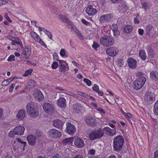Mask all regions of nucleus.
I'll use <instances>...</instances> for the list:
<instances>
[{
  "label": "nucleus",
  "mask_w": 158,
  "mask_h": 158,
  "mask_svg": "<svg viewBox=\"0 0 158 158\" xmlns=\"http://www.w3.org/2000/svg\"><path fill=\"white\" fill-rule=\"evenodd\" d=\"M86 13L90 16H93L97 12V10L93 7L92 5H89L86 9Z\"/></svg>",
  "instance_id": "nucleus-13"
},
{
  "label": "nucleus",
  "mask_w": 158,
  "mask_h": 158,
  "mask_svg": "<svg viewBox=\"0 0 158 158\" xmlns=\"http://www.w3.org/2000/svg\"><path fill=\"white\" fill-rule=\"evenodd\" d=\"M117 62L120 66L123 65V61L122 59H117Z\"/></svg>",
  "instance_id": "nucleus-52"
},
{
  "label": "nucleus",
  "mask_w": 158,
  "mask_h": 158,
  "mask_svg": "<svg viewBox=\"0 0 158 158\" xmlns=\"http://www.w3.org/2000/svg\"><path fill=\"white\" fill-rule=\"evenodd\" d=\"M58 66V64L56 62H54L52 65V68L53 69H56Z\"/></svg>",
  "instance_id": "nucleus-43"
},
{
  "label": "nucleus",
  "mask_w": 158,
  "mask_h": 158,
  "mask_svg": "<svg viewBox=\"0 0 158 158\" xmlns=\"http://www.w3.org/2000/svg\"><path fill=\"white\" fill-rule=\"evenodd\" d=\"M20 41V40L19 39L15 37L14 38H13V40L12 41L11 44L12 45H16V44L20 45L21 44H22Z\"/></svg>",
  "instance_id": "nucleus-29"
},
{
  "label": "nucleus",
  "mask_w": 158,
  "mask_h": 158,
  "mask_svg": "<svg viewBox=\"0 0 158 158\" xmlns=\"http://www.w3.org/2000/svg\"><path fill=\"white\" fill-rule=\"evenodd\" d=\"M49 136L54 138H56L60 137L61 133L59 130L55 129H52L48 131Z\"/></svg>",
  "instance_id": "nucleus-7"
},
{
  "label": "nucleus",
  "mask_w": 158,
  "mask_h": 158,
  "mask_svg": "<svg viewBox=\"0 0 158 158\" xmlns=\"http://www.w3.org/2000/svg\"><path fill=\"white\" fill-rule=\"evenodd\" d=\"M25 128L22 126H18L14 129V134L17 135H22L23 134Z\"/></svg>",
  "instance_id": "nucleus-14"
},
{
  "label": "nucleus",
  "mask_w": 158,
  "mask_h": 158,
  "mask_svg": "<svg viewBox=\"0 0 158 158\" xmlns=\"http://www.w3.org/2000/svg\"><path fill=\"white\" fill-rule=\"evenodd\" d=\"M73 108L77 113H78V111L81 110V106L80 104L76 103L73 105Z\"/></svg>",
  "instance_id": "nucleus-33"
},
{
  "label": "nucleus",
  "mask_w": 158,
  "mask_h": 158,
  "mask_svg": "<svg viewBox=\"0 0 158 158\" xmlns=\"http://www.w3.org/2000/svg\"><path fill=\"white\" fill-rule=\"evenodd\" d=\"M104 133L101 128L92 130L90 133L89 137L91 140H93L102 137L104 135Z\"/></svg>",
  "instance_id": "nucleus-5"
},
{
  "label": "nucleus",
  "mask_w": 158,
  "mask_h": 158,
  "mask_svg": "<svg viewBox=\"0 0 158 158\" xmlns=\"http://www.w3.org/2000/svg\"><path fill=\"white\" fill-rule=\"evenodd\" d=\"M139 56L141 59L144 60L146 59V55L144 50H140L139 52Z\"/></svg>",
  "instance_id": "nucleus-28"
},
{
  "label": "nucleus",
  "mask_w": 158,
  "mask_h": 158,
  "mask_svg": "<svg viewBox=\"0 0 158 158\" xmlns=\"http://www.w3.org/2000/svg\"><path fill=\"white\" fill-rule=\"evenodd\" d=\"M4 17L5 18V19L9 22H12V20H10V18H9V17L8 16V15L7 14V13H6L5 14V15H4Z\"/></svg>",
  "instance_id": "nucleus-55"
},
{
  "label": "nucleus",
  "mask_w": 158,
  "mask_h": 158,
  "mask_svg": "<svg viewBox=\"0 0 158 158\" xmlns=\"http://www.w3.org/2000/svg\"><path fill=\"white\" fill-rule=\"evenodd\" d=\"M65 53V50L64 49H62L60 52V55L62 56H64Z\"/></svg>",
  "instance_id": "nucleus-56"
},
{
  "label": "nucleus",
  "mask_w": 158,
  "mask_h": 158,
  "mask_svg": "<svg viewBox=\"0 0 158 158\" xmlns=\"http://www.w3.org/2000/svg\"><path fill=\"white\" fill-rule=\"evenodd\" d=\"M153 110L155 115H158V100L156 102L154 105Z\"/></svg>",
  "instance_id": "nucleus-30"
},
{
  "label": "nucleus",
  "mask_w": 158,
  "mask_h": 158,
  "mask_svg": "<svg viewBox=\"0 0 158 158\" xmlns=\"http://www.w3.org/2000/svg\"><path fill=\"white\" fill-rule=\"evenodd\" d=\"M34 40H35V41L37 42H38L41 45H42L45 48H46L47 47L46 45L43 41L40 38V37L38 35Z\"/></svg>",
  "instance_id": "nucleus-27"
},
{
  "label": "nucleus",
  "mask_w": 158,
  "mask_h": 158,
  "mask_svg": "<svg viewBox=\"0 0 158 158\" xmlns=\"http://www.w3.org/2000/svg\"><path fill=\"white\" fill-rule=\"evenodd\" d=\"M150 78L154 80H157L158 79V72L156 71H153L150 72Z\"/></svg>",
  "instance_id": "nucleus-24"
},
{
  "label": "nucleus",
  "mask_w": 158,
  "mask_h": 158,
  "mask_svg": "<svg viewBox=\"0 0 158 158\" xmlns=\"http://www.w3.org/2000/svg\"><path fill=\"white\" fill-rule=\"evenodd\" d=\"M77 35L78 36L79 38L81 40L83 39V37L81 33L79 32L78 34H77Z\"/></svg>",
  "instance_id": "nucleus-61"
},
{
  "label": "nucleus",
  "mask_w": 158,
  "mask_h": 158,
  "mask_svg": "<svg viewBox=\"0 0 158 158\" xmlns=\"http://www.w3.org/2000/svg\"><path fill=\"white\" fill-rule=\"evenodd\" d=\"M93 48L94 49L96 50H97V48L99 47V44L96 43V42H93V44L92 46Z\"/></svg>",
  "instance_id": "nucleus-41"
},
{
  "label": "nucleus",
  "mask_w": 158,
  "mask_h": 158,
  "mask_svg": "<svg viewBox=\"0 0 158 158\" xmlns=\"http://www.w3.org/2000/svg\"><path fill=\"white\" fill-rule=\"evenodd\" d=\"M143 73L141 72H138L137 76L138 79L135 81L133 83V88L136 90H138L141 89L145 84L146 81V78L143 77Z\"/></svg>",
  "instance_id": "nucleus-2"
},
{
  "label": "nucleus",
  "mask_w": 158,
  "mask_h": 158,
  "mask_svg": "<svg viewBox=\"0 0 158 158\" xmlns=\"http://www.w3.org/2000/svg\"><path fill=\"white\" fill-rule=\"evenodd\" d=\"M113 32H114V35L116 37H118L120 34V32L118 29L113 31Z\"/></svg>",
  "instance_id": "nucleus-46"
},
{
  "label": "nucleus",
  "mask_w": 158,
  "mask_h": 158,
  "mask_svg": "<svg viewBox=\"0 0 158 158\" xmlns=\"http://www.w3.org/2000/svg\"><path fill=\"white\" fill-rule=\"evenodd\" d=\"M66 67L64 65L59 66V71L60 72H65L66 70Z\"/></svg>",
  "instance_id": "nucleus-39"
},
{
  "label": "nucleus",
  "mask_w": 158,
  "mask_h": 158,
  "mask_svg": "<svg viewBox=\"0 0 158 158\" xmlns=\"http://www.w3.org/2000/svg\"><path fill=\"white\" fill-rule=\"evenodd\" d=\"M97 93L100 96H102L104 94V93L102 91L99 90H98Z\"/></svg>",
  "instance_id": "nucleus-63"
},
{
  "label": "nucleus",
  "mask_w": 158,
  "mask_h": 158,
  "mask_svg": "<svg viewBox=\"0 0 158 158\" xmlns=\"http://www.w3.org/2000/svg\"><path fill=\"white\" fill-rule=\"evenodd\" d=\"M133 27L130 25L126 26L124 28V32L127 33H130L133 30Z\"/></svg>",
  "instance_id": "nucleus-31"
},
{
  "label": "nucleus",
  "mask_w": 158,
  "mask_h": 158,
  "mask_svg": "<svg viewBox=\"0 0 158 158\" xmlns=\"http://www.w3.org/2000/svg\"><path fill=\"white\" fill-rule=\"evenodd\" d=\"M125 116L127 118H131L132 117V114L129 113H126Z\"/></svg>",
  "instance_id": "nucleus-60"
},
{
  "label": "nucleus",
  "mask_w": 158,
  "mask_h": 158,
  "mask_svg": "<svg viewBox=\"0 0 158 158\" xmlns=\"http://www.w3.org/2000/svg\"><path fill=\"white\" fill-rule=\"evenodd\" d=\"M45 34L47 35L48 37L50 40L52 39V35L51 33L48 31L45 32Z\"/></svg>",
  "instance_id": "nucleus-42"
},
{
  "label": "nucleus",
  "mask_w": 158,
  "mask_h": 158,
  "mask_svg": "<svg viewBox=\"0 0 158 158\" xmlns=\"http://www.w3.org/2000/svg\"><path fill=\"white\" fill-rule=\"evenodd\" d=\"M62 21L64 23H66L69 24L70 23V21L68 19L66 18L65 16H64L61 19Z\"/></svg>",
  "instance_id": "nucleus-40"
},
{
  "label": "nucleus",
  "mask_w": 158,
  "mask_h": 158,
  "mask_svg": "<svg viewBox=\"0 0 158 158\" xmlns=\"http://www.w3.org/2000/svg\"><path fill=\"white\" fill-rule=\"evenodd\" d=\"M112 17V15L111 14L103 15L100 17L99 21L101 23L106 22L110 20Z\"/></svg>",
  "instance_id": "nucleus-19"
},
{
  "label": "nucleus",
  "mask_w": 158,
  "mask_h": 158,
  "mask_svg": "<svg viewBox=\"0 0 158 158\" xmlns=\"http://www.w3.org/2000/svg\"><path fill=\"white\" fill-rule=\"evenodd\" d=\"M86 123L91 126H95L96 125L95 120L92 117H88L85 120Z\"/></svg>",
  "instance_id": "nucleus-21"
},
{
  "label": "nucleus",
  "mask_w": 158,
  "mask_h": 158,
  "mask_svg": "<svg viewBox=\"0 0 158 158\" xmlns=\"http://www.w3.org/2000/svg\"><path fill=\"white\" fill-rule=\"evenodd\" d=\"M152 25H148L146 27V32L147 35H149L151 31L152 28Z\"/></svg>",
  "instance_id": "nucleus-36"
},
{
  "label": "nucleus",
  "mask_w": 158,
  "mask_h": 158,
  "mask_svg": "<svg viewBox=\"0 0 158 158\" xmlns=\"http://www.w3.org/2000/svg\"><path fill=\"white\" fill-rule=\"evenodd\" d=\"M82 23L86 26H89L90 24V23L89 22L86 21L85 20L82 19L81 20Z\"/></svg>",
  "instance_id": "nucleus-54"
},
{
  "label": "nucleus",
  "mask_w": 158,
  "mask_h": 158,
  "mask_svg": "<svg viewBox=\"0 0 158 158\" xmlns=\"http://www.w3.org/2000/svg\"><path fill=\"white\" fill-rule=\"evenodd\" d=\"M111 28L113 31L118 29V25L116 24H113L111 26Z\"/></svg>",
  "instance_id": "nucleus-45"
},
{
  "label": "nucleus",
  "mask_w": 158,
  "mask_h": 158,
  "mask_svg": "<svg viewBox=\"0 0 158 158\" xmlns=\"http://www.w3.org/2000/svg\"><path fill=\"white\" fill-rule=\"evenodd\" d=\"M93 90L96 92L99 90V87L96 84H94V86L92 88Z\"/></svg>",
  "instance_id": "nucleus-49"
},
{
  "label": "nucleus",
  "mask_w": 158,
  "mask_h": 158,
  "mask_svg": "<svg viewBox=\"0 0 158 158\" xmlns=\"http://www.w3.org/2000/svg\"><path fill=\"white\" fill-rule=\"evenodd\" d=\"M128 9V7L125 2H122L118 7V9L120 12L127 11Z\"/></svg>",
  "instance_id": "nucleus-23"
},
{
  "label": "nucleus",
  "mask_w": 158,
  "mask_h": 158,
  "mask_svg": "<svg viewBox=\"0 0 158 158\" xmlns=\"http://www.w3.org/2000/svg\"><path fill=\"white\" fill-rule=\"evenodd\" d=\"M53 56L54 60H58L59 57L57 53H54L53 54Z\"/></svg>",
  "instance_id": "nucleus-50"
},
{
  "label": "nucleus",
  "mask_w": 158,
  "mask_h": 158,
  "mask_svg": "<svg viewBox=\"0 0 158 158\" xmlns=\"http://www.w3.org/2000/svg\"><path fill=\"white\" fill-rule=\"evenodd\" d=\"M33 95L34 98L38 101H41L44 99V96L41 92L39 90H34Z\"/></svg>",
  "instance_id": "nucleus-12"
},
{
  "label": "nucleus",
  "mask_w": 158,
  "mask_h": 158,
  "mask_svg": "<svg viewBox=\"0 0 158 158\" xmlns=\"http://www.w3.org/2000/svg\"><path fill=\"white\" fill-rule=\"evenodd\" d=\"M95 150L93 149L90 150L89 152V153L92 156L94 155L95 154Z\"/></svg>",
  "instance_id": "nucleus-57"
},
{
  "label": "nucleus",
  "mask_w": 158,
  "mask_h": 158,
  "mask_svg": "<svg viewBox=\"0 0 158 158\" xmlns=\"http://www.w3.org/2000/svg\"><path fill=\"white\" fill-rule=\"evenodd\" d=\"M155 95L152 92L147 91L145 95L144 99L145 101L148 104H151L155 100Z\"/></svg>",
  "instance_id": "nucleus-6"
},
{
  "label": "nucleus",
  "mask_w": 158,
  "mask_h": 158,
  "mask_svg": "<svg viewBox=\"0 0 158 158\" xmlns=\"http://www.w3.org/2000/svg\"><path fill=\"white\" fill-rule=\"evenodd\" d=\"M24 53H26L28 55H30L31 54V50L30 47L29 46H27L25 49L24 51L23 52Z\"/></svg>",
  "instance_id": "nucleus-35"
},
{
  "label": "nucleus",
  "mask_w": 158,
  "mask_h": 158,
  "mask_svg": "<svg viewBox=\"0 0 158 158\" xmlns=\"http://www.w3.org/2000/svg\"><path fill=\"white\" fill-rule=\"evenodd\" d=\"M74 138V137L66 138L63 140V143L64 145L71 143L73 141Z\"/></svg>",
  "instance_id": "nucleus-25"
},
{
  "label": "nucleus",
  "mask_w": 158,
  "mask_h": 158,
  "mask_svg": "<svg viewBox=\"0 0 158 158\" xmlns=\"http://www.w3.org/2000/svg\"><path fill=\"white\" fill-rule=\"evenodd\" d=\"M30 34L31 36L34 39H35L38 35L36 33L33 31H31L30 33Z\"/></svg>",
  "instance_id": "nucleus-48"
},
{
  "label": "nucleus",
  "mask_w": 158,
  "mask_h": 158,
  "mask_svg": "<svg viewBox=\"0 0 158 158\" xmlns=\"http://www.w3.org/2000/svg\"><path fill=\"white\" fill-rule=\"evenodd\" d=\"M27 139L29 144L31 146H33L35 144L36 140L35 136L30 135L27 136Z\"/></svg>",
  "instance_id": "nucleus-18"
},
{
  "label": "nucleus",
  "mask_w": 158,
  "mask_h": 158,
  "mask_svg": "<svg viewBox=\"0 0 158 158\" xmlns=\"http://www.w3.org/2000/svg\"><path fill=\"white\" fill-rule=\"evenodd\" d=\"M15 56L14 55H10L7 60L8 61H12L15 60Z\"/></svg>",
  "instance_id": "nucleus-44"
},
{
  "label": "nucleus",
  "mask_w": 158,
  "mask_h": 158,
  "mask_svg": "<svg viewBox=\"0 0 158 158\" xmlns=\"http://www.w3.org/2000/svg\"><path fill=\"white\" fill-rule=\"evenodd\" d=\"M142 7L144 9L145 11H147L148 10H149L150 6V4L147 2H141Z\"/></svg>",
  "instance_id": "nucleus-26"
},
{
  "label": "nucleus",
  "mask_w": 158,
  "mask_h": 158,
  "mask_svg": "<svg viewBox=\"0 0 158 158\" xmlns=\"http://www.w3.org/2000/svg\"><path fill=\"white\" fill-rule=\"evenodd\" d=\"M124 142L123 137L120 135L116 136L113 141V148L116 152H119L121 150Z\"/></svg>",
  "instance_id": "nucleus-3"
},
{
  "label": "nucleus",
  "mask_w": 158,
  "mask_h": 158,
  "mask_svg": "<svg viewBox=\"0 0 158 158\" xmlns=\"http://www.w3.org/2000/svg\"><path fill=\"white\" fill-rule=\"evenodd\" d=\"M154 158H158V150L155 152L154 154Z\"/></svg>",
  "instance_id": "nucleus-62"
},
{
  "label": "nucleus",
  "mask_w": 158,
  "mask_h": 158,
  "mask_svg": "<svg viewBox=\"0 0 158 158\" xmlns=\"http://www.w3.org/2000/svg\"><path fill=\"white\" fill-rule=\"evenodd\" d=\"M103 131H104L105 133L108 135L112 136L114 135L116 133V131L115 129H111L108 127H104L102 129Z\"/></svg>",
  "instance_id": "nucleus-15"
},
{
  "label": "nucleus",
  "mask_w": 158,
  "mask_h": 158,
  "mask_svg": "<svg viewBox=\"0 0 158 158\" xmlns=\"http://www.w3.org/2000/svg\"><path fill=\"white\" fill-rule=\"evenodd\" d=\"M15 135L14 130L13 131H10L9 133V136L12 138L14 137Z\"/></svg>",
  "instance_id": "nucleus-58"
},
{
  "label": "nucleus",
  "mask_w": 158,
  "mask_h": 158,
  "mask_svg": "<svg viewBox=\"0 0 158 158\" xmlns=\"http://www.w3.org/2000/svg\"><path fill=\"white\" fill-rule=\"evenodd\" d=\"M29 85L31 86H34L36 85L35 81L32 80H30L28 81Z\"/></svg>",
  "instance_id": "nucleus-38"
},
{
  "label": "nucleus",
  "mask_w": 158,
  "mask_h": 158,
  "mask_svg": "<svg viewBox=\"0 0 158 158\" xmlns=\"http://www.w3.org/2000/svg\"><path fill=\"white\" fill-rule=\"evenodd\" d=\"M106 53L109 56H116L118 52V49L115 46L107 48L106 50Z\"/></svg>",
  "instance_id": "nucleus-10"
},
{
  "label": "nucleus",
  "mask_w": 158,
  "mask_h": 158,
  "mask_svg": "<svg viewBox=\"0 0 158 158\" xmlns=\"http://www.w3.org/2000/svg\"><path fill=\"white\" fill-rule=\"evenodd\" d=\"M15 86V84H12L10 87L9 88V91L10 92H11L13 91V89Z\"/></svg>",
  "instance_id": "nucleus-53"
},
{
  "label": "nucleus",
  "mask_w": 158,
  "mask_h": 158,
  "mask_svg": "<svg viewBox=\"0 0 158 158\" xmlns=\"http://www.w3.org/2000/svg\"><path fill=\"white\" fill-rule=\"evenodd\" d=\"M138 32L140 35H142L144 33V31L143 29H139L138 30Z\"/></svg>",
  "instance_id": "nucleus-59"
},
{
  "label": "nucleus",
  "mask_w": 158,
  "mask_h": 158,
  "mask_svg": "<svg viewBox=\"0 0 158 158\" xmlns=\"http://www.w3.org/2000/svg\"><path fill=\"white\" fill-rule=\"evenodd\" d=\"M52 158H60V156L59 154H56L53 156Z\"/></svg>",
  "instance_id": "nucleus-64"
},
{
  "label": "nucleus",
  "mask_w": 158,
  "mask_h": 158,
  "mask_svg": "<svg viewBox=\"0 0 158 158\" xmlns=\"http://www.w3.org/2000/svg\"><path fill=\"white\" fill-rule=\"evenodd\" d=\"M100 42L104 47H107L113 45L114 40L112 37L106 35L101 37L100 40Z\"/></svg>",
  "instance_id": "nucleus-4"
},
{
  "label": "nucleus",
  "mask_w": 158,
  "mask_h": 158,
  "mask_svg": "<svg viewBox=\"0 0 158 158\" xmlns=\"http://www.w3.org/2000/svg\"><path fill=\"white\" fill-rule=\"evenodd\" d=\"M26 108L29 115L31 117H36L39 115V112L36 103L31 102L27 104Z\"/></svg>",
  "instance_id": "nucleus-1"
},
{
  "label": "nucleus",
  "mask_w": 158,
  "mask_h": 158,
  "mask_svg": "<svg viewBox=\"0 0 158 158\" xmlns=\"http://www.w3.org/2000/svg\"><path fill=\"white\" fill-rule=\"evenodd\" d=\"M53 126L59 129L62 128L64 123L62 120L56 119L53 121Z\"/></svg>",
  "instance_id": "nucleus-16"
},
{
  "label": "nucleus",
  "mask_w": 158,
  "mask_h": 158,
  "mask_svg": "<svg viewBox=\"0 0 158 158\" xmlns=\"http://www.w3.org/2000/svg\"><path fill=\"white\" fill-rule=\"evenodd\" d=\"M43 107L47 113H51L54 110L53 105L52 103H45L43 104Z\"/></svg>",
  "instance_id": "nucleus-11"
},
{
  "label": "nucleus",
  "mask_w": 158,
  "mask_h": 158,
  "mask_svg": "<svg viewBox=\"0 0 158 158\" xmlns=\"http://www.w3.org/2000/svg\"><path fill=\"white\" fill-rule=\"evenodd\" d=\"M129 66L131 69H135L137 66V61L133 58H130L127 60Z\"/></svg>",
  "instance_id": "nucleus-17"
},
{
  "label": "nucleus",
  "mask_w": 158,
  "mask_h": 158,
  "mask_svg": "<svg viewBox=\"0 0 158 158\" xmlns=\"http://www.w3.org/2000/svg\"><path fill=\"white\" fill-rule=\"evenodd\" d=\"M65 132L71 135H73L76 131V127L74 125L70 123H67L66 124Z\"/></svg>",
  "instance_id": "nucleus-8"
},
{
  "label": "nucleus",
  "mask_w": 158,
  "mask_h": 158,
  "mask_svg": "<svg viewBox=\"0 0 158 158\" xmlns=\"http://www.w3.org/2000/svg\"><path fill=\"white\" fill-rule=\"evenodd\" d=\"M26 114V112L25 110H21L18 112L16 117L19 120H22L25 117Z\"/></svg>",
  "instance_id": "nucleus-22"
},
{
  "label": "nucleus",
  "mask_w": 158,
  "mask_h": 158,
  "mask_svg": "<svg viewBox=\"0 0 158 158\" xmlns=\"http://www.w3.org/2000/svg\"><path fill=\"white\" fill-rule=\"evenodd\" d=\"M29 55L26 54V53H24L23 52L21 55V60L22 62L25 61L27 59L29 56Z\"/></svg>",
  "instance_id": "nucleus-32"
},
{
  "label": "nucleus",
  "mask_w": 158,
  "mask_h": 158,
  "mask_svg": "<svg viewBox=\"0 0 158 158\" xmlns=\"http://www.w3.org/2000/svg\"><path fill=\"white\" fill-rule=\"evenodd\" d=\"M77 94L79 95L85 97L86 96V93H84L80 91H77Z\"/></svg>",
  "instance_id": "nucleus-51"
},
{
  "label": "nucleus",
  "mask_w": 158,
  "mask_h": 158,
  "mask_svg": "<svg viewBox=\"0 0 158 158\" xmlns=\"http://www.w3.org/2000/svg\"><path fill=\"white\" fill-rule=\"evenodd\" d=\"M74 144L77 148H81L85 146L84 141L82 139L78 136H76L74 137Z\"/></svg>",
  "instance_id": "nucleus-9"
},
{
  "label": "nucleus",
  "mask_w": 158,
  "mask_h": 158,
  "mask_svg": "<svg viewBox=\"0 0 158 158\" xmlns=\"http://www.w3.org/2000/svg\"><path fill=\"white\" fill-rule=\"evenodd\" d=\"M33 71L32 69H30L25 71V73L23 74L24 77H27Z\"/></svg>",
  "instance_id": "nucleus-37"
},
{
  "label": "nucleus",
  "mask_w": 158,
  "mask_h": 158,
  "mask_svg": "<svg viewBox=\"0 0 158 158\" xmlns=\"http://www.w3.org/2000/svg\"><path fill=\"white\" fill-rule=\"evenodd\" d=\"M13 80V78H10L8 79L2 81V85L3 86H6L7 85Z\"/></svg>",
  "instance_id": "nucleus-34"
},
{
  "label": "nucleus",
  "mask_w": 158,
  "mask_h": 158,
  "mask_svg": "<svg viewBox=\"0 0 158 158\" xmlns=\"http://www.w3.org/2000/svg\"><path fill=\"white\" fill-rule=\"evenodd\" d=\"M84 81L86 83L87 85L89 86H90L91 85V81L89 80L88 79L85 78L84 80Z\"/></svg>",
  "instance_id": "nucleus-47"
},
{
  "label": "nucleus",
  "mask_w": 158,
  "mask_h": 158,
  "mask_svg": "<svg viewBox=\"0 0 158 158\" xmlns=\"http://www.w3.org/2000/svg\"><path fill=\"white\" fill-rule=\"evenodd\" d=\"M57 105L61 108H65L66 106V100L64 98H60L57 101Z\"/></svg>",
  "instance_id": "nucleus-20"
}]
</instances>
